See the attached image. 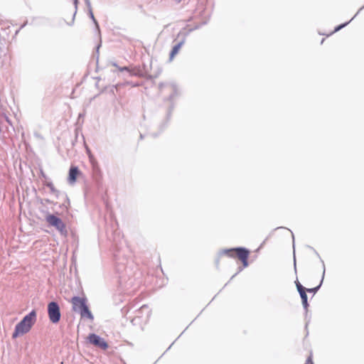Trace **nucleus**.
Wrapping results in <instances>:
<instances>
[{
    "mask_svg": "<svg viewBox=\"0 0 364 364\" xmlns=\"http://www.w3.org/2000/svg\"><path fill=\"white\" fill-rule=\"evenodd\" d=\"M37 320V314L36 310H32L26 314L22 320L16 325L12 338H16L19 335H23L28 333L34 325Z\"/></svg>",
    "mask_w": 364,
    "mask_h": 364,
    "instance_id": "nucleus-1",
    "label": "nucleus"
},
{
    "mask_svg": "<svg viewBox=\"0 0 364 364\" xmlns=\"http://www.w3.org/2000/svg\"><path fill=\"white\" fill-rule=\"evenodd\" d=\"M159 87L161 90L165 89L168 92V100L170 102V105L168 107L167 114H166V120L168 121L171 118V113L174 109V100L180 95V90L178 87L177 85L175 82H167V83H160Z\"/></svg>",
    "mask_w": 364,
    "mask_h": 364,
    "instance_id": "nucleus-2",
    "label": "nucleus"
},
{
    "mask_svg": "<svg viewBox=\"0 0 364 364\" xmlns=\"http://www.w3.org/2000/svg\"><path fill=\"white\" fill-rule=\"evenodd\" d=\"M236 253L237 257L240 259L242 263L243 267H247L249 265L248 263V256L250 254V251L248 249L245 247H235L231 249H225L223 250L220 255H225L228 257H233V254Z\"/></svg>",
    "mask_w": 364,
    "mask_h": 364,
    "instance_id": "nucleus-3",
    "label": "nucleus"
},
{
    "mask_svg": "<svg viewBox=\"0 0 364 364\" xmlns=\"http://www.w3.org/2000/svg\"><path fill=\"white\" fill-rule=\"evenodd\" d=\"M205 23H206L204 22L200 25L196 26L194 28H189L186 33H183L182 31H180L178 33L177 37L178 38L181 35H183V38L179 41H177V38H176L174 40V42L176 43V44L173 46V48L170 52V54H169V60H172L173 59V58L175 57V55H176L178 53L180 49L181 48L183 45L185 43L186 37L189 35V33L193 31L194 30L199 28L202 25H204Z\"/></svg>",
    "mask_w": 364,
    "mask_h": 364,
    "instance_id": "nucleus-4",
    "label": "nucleus"
},
{
    "mask_svg": "<svg viewBox=\"0 0 364 364\" xmlns=\"http://www.w3.org/2000/svg\"><path fill=\"white\" fill-rule=\"evenodd\" d=\"M46 220L49 225L54 227L61 235L66 236L68 235L65 224L59 217L54 214H49L46 216Z\"/></svg>",
    "mask_w": 364,
    "mask_h": 364,
    "instance_id": "nucleus-5",
    "label": "nucleus"
},
{
    "mask_svg": "<svg viewBox=\"0 0 364 364\" xmlns=\"http://www.w3.org/2000/svg\"><path fill=\"white\" fill-rule=\"evenodd\" d=\"M48 315L53 323H57L61 318L60 306L57 301H52L48 304Z\"/></svg>",
    "mask_w": 364,
    "mask_h": 364,
    "instance_id": "nucleus-6",
    "label": "nucleus"
},
{
    "mask_svg": "<svg viewBox=\"0 0 364 364\" xmlns=\"http://www.w3.org/2000/svg\"><path fill=\"white\" fill-rule=\"evenodd\" d=\"M87 339L90 343L94 345L96 347H98L102 350H106L108 348L109 346L106 341L95 333H90Z\"/></svg>",
    "mask_w": 364,
    "mask_h": 364,
    "instance_id": "nucleus-7",
    "label": "nucleus"
},
{
    "mask_svg": "<svg viewBox=\"0 0 364 364\" xmlns=\"http://www.w3.org/2000/svg\"><path fill=\"white\" fill-rule=\"evenodd\" d=\"M129 75L144 77L146 79L151 78V75L149 73V71L144 65H143L142 67L135 66L134 68H131Z\"/></svg>",
    "mask_w": 364,
    "mask_h": 364,
    "instance_id": "nucleus-8",
    "label": "nucleus"
},
{
    "mask_svg": "<svg viewBox=\"0 0 364 364\" xmlns=\"http://www.w3.org/2000/svg\"><path fill=\"white\" fill-rule=\"evenodd\" d=\"M73 309L75 312L80 313L83 307H86L87 299L81 298L80 296H73L72 298Z\"/></svg>",
    "mask_w": 364,
    "mask_h": 364,
    "instance_id": "nucleus-9",
    "label": "nucleus"
},
{
    "mask_svg": "<svg viewBox=\"0 0 364 364\" xmlns=\"http://www.w3.org/2000/svg\"><path fill=\"white\" fill-rule=\"evenodd\" d=\"M117 272L119 274V285L124 287L128 288L129 287L132 286V282L131 280V278H129L127 279V276L124 274L122 272H121V267L117 266Z\"/></svg>",
    "mask_w": 364,
    "mask_h": 364,
    "instance_id": "nucleus-10",
    "label": "nucleus"
},
{
    "mask_svg": "<svg viewBox=\"0 0 364 364\" xmlns=\"http://www.w3.org/2000/svg\"><path fill=\"white\" fill-rule=\"evenodd\" d=\"M80 173V171L77 166H72L69 169L68 173V183L73 184L76 182L77 176Z\"/></svg>",
    "mask_w": 364,
    "mask_h": 364,
    "instance_id": "nucleus-11",
    "label": "nucleus"
},
{
    "mask_svg": "<svg viewBox=\"0 0 364 364\" xmlns=\"http://www.w3.org/2000/svg\"><path fill=\"white\" fill-rule=\"evenodd\" d=\"M321 262L323 264V268L321 280L319 284L317 287H314V288H308V289L306 288V292L316 294L319 290V289L321 288V285L323 284V279H324L326 269H325V264H324L323 261L322 259H321Z\"/></svg>",
    "mask_w": 364,
    "mask_h": 364,
    "instance_id": "nucleus-12",
    "label": "nucleus"
},
{
    "mask_svg": "<svg viewBox=\"0 0 364 364\" xmlns=\"http://www.w3.org/2000/svg\"><path fill=\"white\" fill-rule=\"evenodd\" d=\"M80 314L82 318H88L90 321H93L94 319V316L92 312L90 311L88 306L83 307V309L80 312Z\"/></svg>",
    "mask_w": 364,
    "mask_h": 364,
    "instance_id": "nucleus-13",
    "label": "nucleus"
},
{
    "mask_svg": "<svg viewBox=\"0 0 364 364\" xmlns=\"http://www.w3.org/2000/svg\"><path fill=\"white\" fill-rule=\"evenodd\" d=\"M300 296H301V302H302V305L304 306V309L306 310V312L307 313V311H308V307H309V303H308V298H307V295H306V291H302V292H301L299 294Z\"/></svg>",
    "mask_w": 364,
    "mask_h": 364,
    "instance_id": "nucleus-14",
    "label": "nucleus"
},
{
    "mask_svg": "<svg viewBox=\"0 0 364 364\" xmlns=\"http://www.w3.org/2000/svg\"><path fill=\"white\" fill-rule=\"evenodd\" d=\"M364 9V5L358 10V11L355 14V15L349 21H347V22H346L344 23H341V24L338 25V26H336L334 28V31H333V32L332 33L338 32V31H340L343 28L346 27L359 14V12L362 9Z\"/></svg>",
    "mask_w": 364,
    "mask_h": 364,
    "instance_id": "nucleus-15",
    "label": "nucleus"
},
{
    "mask_svg": "<svg viewBox=\"0 0 364 364\" xmlns=\"http://www.w3.org/2000/svg\"><path fill=\"white\" fill-rule=\"evenodd\" d=\"M46 186L50 189V192L55 196L56 198H59L61 193L58 191L52 182H49L46 184Z\"/></svg>",
    "mask_w": 364,
    "mask_h": 364,
    "instance_id": "nucleus-16",
    "label": "nucleus"
},
{
    "mask_svg": "<svg viewBox=\"0 0 364 364\" xmlns=\"http://www.w3.org/2000/svg\"><path fill=\"white\" fill-rule=\"evenodd\" d=\"M4 120L6 122H7L9 124L11 125V122L10 120V119L6 115V114H3L1 117H0V132H2V127H1V124H2V121Z\"/></svg>",
    "mask_w": 364,
    "mask_h": 364,
    "instance_id": "nucleus-17",
    "label": "nucleus"
},
{
    "mask_svg": "<svg viewBox=\"0 0 364 364\" xmlns=\"http://www.w3.org/2000/svg\"><path fill=\"white\" fill-rule=\"evenodd\" d=\"M88 15L90 17V18L92 20L94 23L95 24L97 29L99 31L100 30V27H99L97 21H96V19H95V18L94 16V14H93L92 9H90V10H88Z\"/></svg>",
    "mask_w": 364,
    "mask_h": 364,
    "instance_id": "nucleus-18",
    "label": "nucleus"
},
{
    "mask_svg": "<svg viewBox=\"0 0 364 364\" xmlns=\"http://www.w3.org/2000/svg\"><path fill=\"white\" fill-rule=\"evenodd\" d=\"M73 4L75 5V12L73 14L71 22L70 23H68V25H69V26H72L74 23L75 17V15H76V13H77L78 0H73Z\"/></svg>",
    "mask_w": 364,
    "mask_h": 364,
    "instance_id": "nucleus-19",
    "label": "nucleus"
},
{
    "mask_svg": "<svg viewBox=\"0 0 364 364\" xmlns=\"http://www.w3.org/2000/svg\"><path fill=\"white\" fill-rule=\"evenodd\" d=\"M295 284H296V289H297V290H298V291H299V294H300L301 292H302V291H306V288H305V287H304L298 280H296V281L295 282Z\"/></svg>",
    "mask_w": 364,
    "mask_h": 364,
    "instance_id": "nucleus-20",
    "label": "nucleus"
},
{
    "mask_svg": "<svg viewBox=\"0 0 364 364\" xmlns=\"http://www.w3.org/2000/svg\"><path fill=\"white\" fill-rule=\"evenodd\" d=\"M304 364H314L312 360V355L311 354L306 359V361Z\"/></svg>",
    "mask_w": 364,
    "mask_h": 364,
    "instance_id": "nucleus-21",
    "label": "nucleus"
},
{
    "mask_svg": "<svg viewBox=\"0 0 364 364\" xmlns=\"http://www.w3.org/2000/svg\"><path fill=\"white\" fill-rule=\"evenodd\" d=\"M120 71H124V70H126L129 73H130V70L131 68H129V67H127V66H124V67H122V68H119Z\"/></svg>",
    "mask_w": 364,
    "mask_h": 364,
    "instance_id": "nucleus-22",
    "label": "nucleus"
},
{
    "mask_svg": "<svg viewBox=\"0 0 364 364\" xmlns=\"http://www.w3.org/2000/svg\"><path fill=\"white\" fill-rule=\"evenodd\" d=\"M85 3L88 10H90V9H92L91 3H90V0H85Z\"/></svg>",
    "mask_w": 364,
    "mask_h": 364,
    "instance_id": "nucleus-23",
    "label": "nucleus"
},
{
    "mask_svg": "<svg viewBox=\"0 0 364 364\" xmlns=\"http://www.w3.org/2000/svg\"><path fill=\"white\" fill-rule=\"evenodd\" d=\"M242 270V267H238V271H237V272L236 274H235L231 277V279H233V278H234V277H235V276H236L239 272H240Z\"/></svg>",
    "mask_w": 364,
    "mask_h": 364,
    "instance_id": "nucleus-24",
    "label": "nucleus"
},
{
    "mask_svg": "<svg viewBox=\"0 0 364 364\" xmlns=\"http://www.w3.org/2000/svg\"><path fill=\"white\" fill-rule=\"evenodd\" d=\"M75 141H77L78 136H79V130L77 129L75 131Z\"/></svg>",
    "mask_w": 364,
    "mask_h": 364,
    "instance_id": "nucleus-25",
    "label": "nucleus"
},
{
    "mask_svg": "<svg viewBox=\"0 0 364 364\" xmlns=\"http://www.w3.org/2000/svg\"><path fill=\"white\" fill-rule=\"evenodd\" d=\"M294 270L296 272V257L295 254L294 253Z\"/></svg>",
    "mask_w": 364,
    "mask_h": 364,
    "instance_id": "nucleus-26",
    "label": "nucleus"
},
{
    "mask_svg": "<svg viewBox=\"0 0 364 364\" xmlns=\"http://www.w3.org/2000/svg\"><path fill=\"white\" fill-rule=\"evenodd\" d=\"M148 309V307L146 305H144L141 307V310Z\"/></svg>",
    "mask_w": 364,
    "mask_h": 364,
    "instance_id": "nucleus-27",
    "label": "nucleus"
},
{
    "mask_svg": "<svg viewBox=\"0 0 364 364\" xmlns=\"http://www.w3.org/2000/svg\"><path fill=\"white\" fill-rule=\"evenodd\" d=\"M100 46H101V44L100 43V44H98V46H97V48H96L97 53H98V52H99V49H100Z\"/></svg>",
    "mask_w": 364,
    "mask_h": 364,
    "instance_id": "nucleus-28",
    "label": "nucleus"
},
{
    "mask_svg": "<svg viewBox=\"0 0 364 364\" xmlns=\"http://www.w3.org/2000/svg\"><path fill=\"white\" fill-rule=\"evenodd\" d=\"M137 86H139V83H134V85H133V87H137Z\"/></svg>",
    "mask_w": 364,
    "mask_h": 364,
    "instance_id": "nucleus-29",
    "label": "nucleus"
},
{
    "mask_svg": "<svg viewBox=\"0 0 364 364\" xmlns=\"http://www.w3.org/2000/svg\"><path fill=\"white\" fill-rule=\"evenodd\" d=\"M314 252H315L316 255L321 259L319 254L316 250H314Z\"/></svg>",
    "mask_w": 364,
    "mask_h": 364,
    "instance_id": "nucleus-30",
    "label": "nucleus"
},
{
    "mask_svg": "<svg viewBox=\"0 0 364 364\" xmlns=\"http://www.w3.org/2000/svg\"><path fill=\"white\" fill-rule=\"evenodd\" d=\"M81 136H82V140H83V142H84V144H85V138H84V136H83V134H81Z\"/></svg>",
    "mask_w": 364,
    "mask_h": 364,
    "instance_id": "nucleus-31",
    "label": "nucleus"
},
{
    "mask_svg": "<svg viewBox=\"0 0 364 364\" xmlns=\"http://www.w3.org/2000/svg\"><path fill=\"white\" fill-rule=\"evenodd\" d=\"M309 323V321H307V322L306 323V326H305V328H306V329H307V326H308Z\"/></svg>",
    "mask_w": 364,
    "mask_h": 364,
    "instance_id": "nucleus-32",
    "label": "nucleus"
},
{
    "mask_svg": "<svg viewBox=\"0 0 364 364\" xmlns=\"http://www.w3.org/2000/svg\"><path fill=\"white\" fill-rule=\"evenodd\" d=\"M84 116L83 114H79V118L82 117Z\"/></svg>",
    "mask_w": 364,
    "mask_h": 364,
    "instance_id": "nucleus-33",
    "label": "nucleus"
},
{
    "mask_svg": "<svg viewBox=\"0 0 364 364\" xmlns=\"http://www.w3.org/2000/svg\"><path fill=\"white\" fill-rule=\"evenodd\" d=\"M215 263H216V265L218 266V263H219V260H218V259H217V260L215 261Z\"/></svg>",
    "mask_w": 364,
    "mask_h": 364,
    "instance_id": "nucleus-34",
    "label": "nucleus"
},
{
    "mask_svg": "<svg viewBox=\"0 0 364 364\" xmlns=\"http://www.w3.org/2000/svg\"><path fill=\"white\" fill-rule=\"evenodd\" d=\"M152 136H153L154 137H156V136H157V134H152Z\"/></svg>",
    "mask_w": 364,
    "mask_h": 364,
    "instance_id": "nucleus-35",
    "label": "nucleus"
},
{
    "mask_svg": "<svg viewBox=\"0 0 364 364\" xmlns=\"http://www.w3.org/2000/svg\"><path fill=\"white\" fill-rule=\"evenodd\" d=\"M144 138V136L141 134H140V139H142Z\"/></svg>",
    "mask_w": 364,
    "mask_h": 364,
    "instance_id": "nucleus-36",
    "label": "nucleus"
},
{
    "mask_svg": "<svg viewBox=\"0 0 364 364\" xmlns=\"http://www.w3.org/2000/svg\"><path fill=\"white\" fill-rule=\"evenodd\" d=\"M86 149H87V151L88 153H90V149H88V147H86Z\"/></svg>",
    "mask_w": 364,
    "mask_h": 364,
    "instance_id": "nucleus-37",
    "label": "nucleus"
},
{
    "mask_svg": "<svg viewBox=\"0 0 364 364\" xmlns=\"http://www.w3.org/2000/svg\"><path fill=\"white\" fill-rule=\"evenodd\" d=\"M65 198H66V200L69 202V199L68 198V196L66 195H65Z\"/></svg>",
    "mask_w": 364,
    "mask_h": 364,
    "instance_id": "nucleus-38",
    "label": "nucleus"
},
{
    "mask_svg": "<svg viewBox=\"0 0 364 364\" xmlns=\"http://www.w3.org/2000/svg\"><path fill=\"white\" fill-rule=\"evenodd\" d=\"M177 3H179L181 1V0H175Z\"/></svg>",
    "mask_w": 364,
    "mask_h": 364,
    "instance_id": "nucleus-39",
    "label": "nucleus"
}]
</instances>
